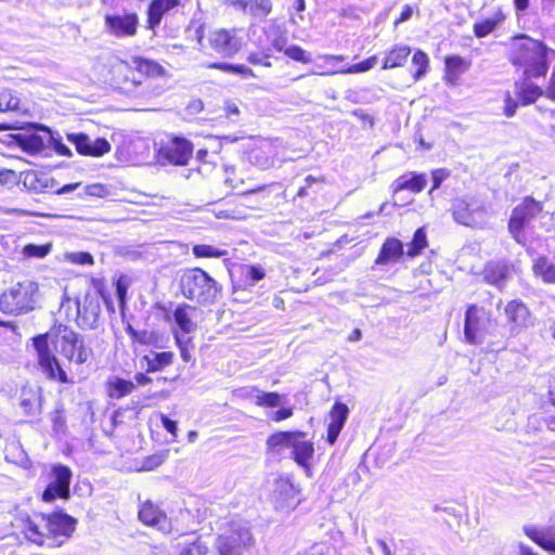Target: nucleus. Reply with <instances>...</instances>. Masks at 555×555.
Segmentation results:
<instances>
[{"label":"nucleus","mask_w":555,"mask_h":555,"mask_svg":"<svg viewBox=\"0 0 555 555\" xmlns=\"http://www.w3.org/2000/svg\"><path fill=\"white\" fill-rule=\"evenodd\" d=\"M111 83L119 92L132 98H146L151 87L139 78L130 62L118 60L111 67Z\"/></svg>","instance_id":"nucleus-3"},{"label":"nucleus","mask_w":555,"mask_h":555,"mask_svg":"<svg viewBox=\"0 0 555 555\" xmlns=\"http://www.w3.org/2000/svg\"><path fill=\"white\" fill-rule=\"evenodd\" d=\"M182 295L196 304L209 305L217 300L221 286L201 268L184 270L179 278Z\"/></svg>","instance_id":"nucleus-2"},{"label":"nucleus","mask_w":555,"mask_h":555,"mask_svg":"<svg viewBox=\"0 0 555 555\" xmlns=\"http://www.w3.org/2000/svg\"><path fill=\"white\" fill-rule=\"evenodd\" d=\"M555 51L548 49L542 41L526 35L513 39L509 61L522 72L526 78L545 77L548 70L550 55Z\"/></svg>","instance_id":"nucleus-1"},{"label":"nucleus","mask_w":555,"mask_h":555,"mask_svg":"<svg viewBox=\"0 0 555 555\" xmlns=\"http://www.w3.org/2000/svg\"><path fill=\"white\" fill-rule=\"evenodd\" d=\"M518 107V102L514 100L509 93L506 94L505 98V106H504V113L507 117H513L516 113V109Z\"/></svg>","instance_id":"nucleus-56"},{"label":"nucleus","mask_w":555,"mask_h":555,"mask_svg":"<svg viewBox=\"0 0 555 555\" xmlns=\"http://www.w3.org/2000/svg\"><path fill=\"white\" fill-rule=\"evenodd\" d=\"M272 11L271 0H247L246 9L243 13L255 17L264 18Z\"/></svg>","instance_id":"nucleus-36"},{"label":"nucleus","mask_w":555,"mask_h":555,"mask_svg":"<svg viewBox=\"0 0 555 555\" xmlns=\"http://www.w3.org/2000/svg\"><path fill=\"white\" fill-rule=\"evenodd\" d=\"M410 54L411 48L409 46L401 43L395 44L391 49L385 52L382 68L392 69L396 67H401L405 64Z\"/></svg>","instance_id":"nucleus-30"},{"label":"nucleus","mask_w":555,"mask_h":555,"mask_svg":"<svg viewBox=\"0 0 555 555\" xmlns=\"http://www.w3.org/2000/svg\"><path fill=\"white\" fill-rule=\"evenodd\" d=\"M164 462V455H153L151 457H149L146 461H145V468L146 469H153L154 467H157L159 466L162 463Z\"/></svg>","instance_id":"nucleus-59"},{"label":"nucleus","mask_w":555,"mask_h":555,"mask_svg":"<svg viewBox=\"0 0 555 555\" xmlns=\"http://www.w3.org/2000/svg\"><path fill=\"white\" fill-rule=\"evenodd\" d=\"M23 532L28 541L40 546L44 544V533L30 518L25 520Z\"/></svg>","instance_id":"nucleus-42"},{"label":"nucleus","mask_w":555,"mask_h":555,"mask_svg":"<svg viewBox=\"0 0 555 555\" xmlns=\"http://www.w3.org/2000/svg\"><path fill=\"white\" fill-rule=\"evenodd\" d=\"M377 63V56L373 55L362 62L351 65L347 70L343 73L356 74V73H364L373 68Z\"/></svg>","instance_id":"nucleus-52"},{"label":"nucleus","mask_w":555,"mask_h":555,"mask_svg":"<svg viewBox=\"0 0 555 555\" xmlns=\"http://www.w3.org/2000/svg\"><path fill=\"white\" fill-rule=\"evenodd\" d=\"M15 180V172L13 170H3L0 171V183L1 184H10Z\"/></svg>","instance_id":"nucleus-61"},{"label":"nucleus","mask_w":555,"mask_h":555,"mask_svg":"<svg viewBox=\"0 0 555 555\" xmlns=\"http://www.w3.org/2000/svg\"><path fill=\"white\" fill-rule=\"evenodd\" d=\"M192 251L197 258H220L228 255L227 249H221L207 244L194 245Z\"/></svg>","instance_id":"nucleus-41"},{"label":"nucleus","mask_w":555,"mask_h":555,"mask_svg":"<svg viewBox=\"0 0 555 555\" xmlns=\"http://www.w3.org/2000/svg\"><path fill=\"white\" fill-rule=\"evenodd\" d=\"M349 409L345 403L336 402L331 410L330 426L336 429H343L348 417Z\"/></svg>","instance_id":"nucleus-39"},{"label":"nucleus","mask_w":555,"mask_h":555,"mask_svg":"<svg viewBox=\"0 0 555 555\" xmlns=\"http://www.w3.org/2000/svg\"><path fill=\"white\" fill-rule=\"evenodd\" d=\"M50 250H51L50 244H44V245L27 244L24 247L23 253L27 257L43 258L50 253Z\"/></svg>","instance_id":"nucleus-51"},{"label":"nucleus","mask_w":555,"mask_h":555,"mask_svg":"<svg viewBox=\"0 0 555 555\" xmlns=\"http://www.w3.org/2000/svg\"><path fill=\"white\" fill-rule=\"evenodd\" d=\"M253 543L249 528L238 522H232L230 528L221 533L216 542L219 555H242L244 548Z\"/></svg>","instance_id":"nucleus-7"},{"label":"nucleus","mask_w":555,"mask_h":555,"mask_svg":"<svg viewBox=\"0 0 555 555\" xmlns=\"http://www.w3.org/2000/svg\"><path fill=\"white\" fill-rule=\"evenodd\" d=\"M139 519L163 532L170 531V521L167 515L153 502L145 501L139 509Z\"/></svg>","instance_id":"nucleus-18"},{"label":"nucleus","mask_w":555,"mask_h":555,"mask_svg":"<svg viewBox=\"0 0 555 555\" xmlns=\"http://www.w3.org/2000/svg\"><path fill=\"white\" fill-rule=\"evenodd\" d=\"M509 278V269L506 264L500 262H491L485 269V280L502 289Z\"/></svg>","instance_id":"nucleus-31"},{"label":"nucleus","mask_w":555,"mask_h":555,"mask_svg":"<svg viewBox=\"0 0 555 555\" xmlns=\"http://www.w3.org/2000/svg\"><path fill=\"white\" fill-rule=\"evenodd\" d=\"M138 26L139 16L137 13L107 14L104 17L105 30L117 38L134 36Z\"/></svg>","instance_id":"nucleus-12"},{"label":"nucleus","mask_w":555,"mask_h":555,"mask_svg":"<svg viewBox=\"0 0 555 555\" xmlns=\"http://www.w3.org/2000/svg\"><path fill=\"white\" fill-rule=\"evenodd\" d=\"M426 185L427 178L425 173L406 172L395 180L392 188L395 194L403 190H409L413 193H420L425 189Z\"/></svg>","instance_id":"nucleus-23"},{"label":"nucleus","mask_w":555,"mask_h":555,"mask_svg":"<svg viewBox=\"0 0 555 555\" xmlns=\"http://www.w3.org/2000/svg\"><path fill=\"white\" fill-rule=\"evenodd\" d=\"M485 311L475 305L467 308L464 320L465 340L470 345L483 341Z\"/></svg>","instance_id":"nucleus-14"},{"label":"nucleus","mask_w":555,"mask_h":555,"mask_svg":"<svg viewBox=\"0 0 555 555\" xmlns=\"http://www.w3.org/2000/svg\"><path fill=\"white\" fill-rule=\"evenodd\" d=\"M306 434L299 431V436L295 439L292 447V459L305 469L308 476L311 475L310 461L314 454V447L310 440L305 439Z\"/></svg>","instance_id":"nucleus-20"},{"label":"nucleus","mask_w":555,"mask_h":555,"mask_svg":"<svg viewBox=\"0 0 555 555\" xmlns=\"http://www.w3.org/2000/svg\"><path fill=\"white\" fill-rule=\"evenodd\" d=\"M403 244L396 237H388L382 245L380 251L375 260L376 266L397 263L403 256Z\"/></svg>","instance_id":"nucleus-21"},{"label":"nucleus","mask_w":555,"mask_h":555,"mask_svg":"<svg viewBox=\"0 0 555 555\" xmlns=\"http://www.w3.org/2000/svg\"><path fill=\"white\" fill-rule=\"evenodd\" d=\"M532 79L522 76L515 82V94L522 105L534 103L543 94L542 88L533 83Z\"/></svg>","instance_id":"nucleus-24"},{"label":"nucleus","mask_w":555,"mask_h":555,"mask_svg":"<svg viewBox=\"0 0 555 555\" xmlns=\"http://www.w3.org/2000/svg\"><path fill=\"white\" fill-rule=\"evenodd\" d=\"M412 14H413L412 8L409 4H405L400 14V17L395 22V25H398L400 23L409 21L411 18Z\"/></svg>","instance_id":"nucleus-62"},{"label":"nucleus","mask_w":555,"mask_h":555,"mask_svg":"<svg viewBox=\"0 0 555 555\" xmlns=\"http://www.w3.org/2000/svg\"><path fill=\"white\" fill-rule=\"evenodd\" d=\"M33 345L37 351L38 362L46 375L51 379L68 383L66 372L61 367L57 359L50 352L48 335L34 337Z\"/></svg>","instance_id":"nucleus-10"},{"label":"nucleus","mask_w":555,"mask_h":555,"mask_svg":"<svg viewBox=\"0 0 555 555\" xmlns=\"http://www.w3.org/2000/svg\"><path fill=\"white\" fill-rule=\"evenodd\" d=\"M41 518L46 521L48 531L53 537L64 535L68 538L75 531L76 520L64 512L41 514Z\"/></svg>","instance_id":"nucleus-19"},{"label":"nucleus","mask_w":555,"mask_h":555,"mask_svg":"<svg viewBox=\"0 0 555 555\" xmlns=\"http://www.w3.org/2000/svg\"><path fill=\"white\" fill-rule=\"evenodd\" d=\"M53 345L56 352L76 364L86 363L92 354L79 334L66 326L57 330Z\"/></svg>","instance_id":"nucleus-6"},{"label":"nucleus","mask_w":555,"mask_h":555,"mask_svg":"<svg viewBox=\"0 0 555 555\" xmlns=\"http://www.w3.org/2000/svg\"><path fill=\"white\" fill-rule=\"evenodd\" d=\"M77 321L81 327L94 328L101 312L99 297L93 294H86L82 299L76 300Z\"/></svg>","instance_id":"nucleus-15"},{"label":"nucleus","mask_w":555,"mask_h":555,"mask_svg":"<svg viewBox=\"0 0 555 555\" xmlns=\"http://www.w3.org/2000/svg\"><path fill=\"white\" fill-rule=\"evenodd\" d=\"M427 245L426 231L424 228H420L415 231L412 242L409 245L406 255L409 257H415L421 254V251Z\"/></svg>","instance_id":"nucleus-43"},{"label":"nucleus","mask_w":555,"mask_h":555,"mask_svg":"<svg viewBox=\"0 0 555 555\" xmlns=\"http://www.w3.org/2000/svg\"><path fill=\"white\" fill-rule=\"evenodd\" d=\"M173 318L176 324L183 333L189 334L195 330V324L188 313L186 306L177 307L173 312Z\"/></svg>","instance_id":"nucleus-40"},{"label":"nucleus","mask_w":555,"mask_h":555,"mask_svg":"<svg viewBox=\"0 0 555 555\" xmlns=\"http://www.w3.org/2000/svg\"><path fill=\"white\" fill-rule=\"evenodd\" d=\"M164 428L172 436H177L178 425L176 421L170 420L167 415L160 417Z\"/></svg>","instance_id":"nucleus-57"},{"label":"nucleus","mask_w":555,"mask_h":555,"mask_svg":"<svg viewBox=\"0 0 555 555\" xmlns=\"http://www.w3.org/2000/svg\"><path fill=\"white\" fill-rule=\"evenodd\" d=\"M293 415V409L292 408H284V409H281L276 412H274V416H273V420L275 422H280V421H283V420H286L288 417H291Z\"/></svg>","instance_id":"nucleus-60"},{"label":"nucleus","mask_w":555,"mask_h":555,"mask_svg":"<svg viewBox=\"0 0 555 555\" xmlns=\"http://www.w3.org/2000/svg\"><path fill=\"white\" fill-rule=\"evenodd\" d=\"M298 502L297 491L292 482L288 480H280L276 482L272 493V503L276 511L287 513L294 509Z\"/></svg>","instance_id":"nucleus-17"},{"label":"nucleus","mask_w":555,"mask_h":555,"mask_svg":"<svg viewBox=\"0 0 555 555\" xmlns=\"http://www.w3.org/2000/svg\"><path fill=\"white\" fill-rule=\"evenodd\" d=\"M542 210L540 203L531 197H527L521 204L517 205L512 212L508 230L515 241L521 245L526 243L524 229L528 227Z\"/></svg>","instance_id":"nucleus-8"},{"label":"nucleus","mask_w":555,"mask_h":555,"mask_svg":"<svg viewBox=\"0 0 555 555\" xmlns=\"http://www.w3.org/2000/svg\"><path fill=\"white\" fill-rule=\"evenodd\" d=\"M67 260H69L73 263L78 264H92L93 263V257L89 253L85 251H77V253H69L66 255Z\"/></svg>","instance_id":"nucleus-53"},{"label":"nucleus","mask_w":555,"mask_h":555,"mask_svg":"<svg viewBox=\"0 0 555 555\" xmlns=\"http://www.w3.org/2000/svg\"><path fill=\"white\" fill-rule=\"evenodd\" d=\"M315 182H318L317 178H314L312 176L306 177L305 185L299 188V190L297 192V196H299V197L307 196L308 195V189H310L312 186V184L315 183Z\"/></svg>","instance_id":"nucleus-58"},{"label":"nucleus","mask_w":555,"mask_h":555,"mask_svg":"<svg viewBox=\"0 0 555 555\" xmlns=\"http://www.w3.org/2000/svg\"><path fill=\"white\" fill-rule=\"evenodd\" d=\"M179 0H153L147 10V24L150 29H155L165 13L176 8Z\"/></svg>","instance_id":"nucleus-29"},{"label":"nucleus","mask_w":555,"mask_h":555,"mask_svg":"<svg viewBox=\"0 0 555 555\" xmlns=\"http://www.w3.org/2000/svg\"><path fill=\"white\" fill-rule=\"evenodd\" d=\"M412 66L415 67L413 78L415 81H417L427 73L429 66L428 55L422 50H416L412 56Z\"/></svg>","instance_id":"nucleus-38"},{"label":"nucleus","mask_w":555,"mask_h":555,"mask_svg":"<svg viewBox=\"0 0 555 555\" xmlns=\"http://www.w3.org/2000/svg\"><path fill=\"white\" fill-rule=\"evenodd\" d=\"M340 429H336L332 426L328 425L327 427V437H326V440L330 444H334L340 434Z\"/></svg>","instance_id":"nucleus-64"},{"label":"nucleus","mask_w":555,"mask_h":555,"mask_svg":"<svg viewBox=\"0 0 555 555\" xmlns=\"http://www.w3.org/2000/svg\"><path fill=\"white\" fill-rule=\"evenodd\" d=\"M532 270L537 276L543 280V282L555 283V264L546 257L537 258Z\"/></svg>","instance_id":"nucleus-32"},{"label":"nucleus","mask_w":555,"mask_h":555,"mask_svg":"<svg viewBox=\"0 0 555 555\" xmlns=\"http://www.w3.org/2000/svg\"><path fill=\"white\" fill-rule=\"evenodd\" d=\"M173 354L169 351L156 352L152 356H145L143 360L146 362V372L162 371L171 364Z\"/></svg>","instance_id":"nucleus-33"},{"label":"nucleus","mask_w":555,"mask_h":555,"mask_svg":"<svg viewBox=\"0 0 555 555\" xmlns=\"http://www.w3.org/2000/svg\"><path fill=\"white\" fill-rule=\"evenodd\" d=\"M193 144L185 138L175 137L158 150V157L162 162L175 166H183L192 156Z\"/></svg>","instance_id":"nucleus-11"},{"label":"nucleus","mask_w":555,"mask_h":555,"mask_svg":"<svg viewBox=\"0 0 555 555\" xmlns=\"http://www.w3.org/2000/svg\"><path fill=\"white\" fill-rule=\"evenodd\" d=\"M21 145L23 150L29 153H38L44 149L46 142L41 135L30 134L22 138Z\"/></svg>","instance_id":"nucleus-48"},{"label":"nucleus","mask_w":555,"mask_h":555,"mask_svg":"<svg viewBox=\"0 0 555 555\" xmlns=\"http://www.w3.org/2000/svg\"><path fill=\"white\" fill-rule=\"evenodd\" d=\"M446 70L452 72V73H459L464 74L467 72L470 67V62L463 59L460 55H451L447 56L446 61Z\"/></svg>","instance_id":"nucleus-46"},{"label":"nucleus","mask_w":555,"mask_h":555,"mask_svg":"<svg viewBox=\"0 0 555 555\" xmlns=\"http://www.w3.org/2000/svg\"><path fill=\"white\" fill-rule=\"evenodd\" d=\"M54 150L62 156H72V151L61 141H54Z\"/></svg>","instance_id":"nucleus-63"},{"label":"nucleus","mask_w":555,"mask_h":555,"mask_svg":"<svg viewBox=\"0 0 555 555\" xmlns=\"http://www.w3.org/2000/svg\"><path fill=\"white\" fill-rule=\"evenodd\" d=\"M179 555H208V546L199 538H195L181 545Z\"/></svg>","instance_id":"nucleus-44"},{"label":"nucleus","mask_w":555,"mask_h":555,"mask_svg":"<svg viewBox=\"0 0 555 555\" xmlns=\"http://www.w3.org/2000/svg\"><path fill=\"white\" fill-rule=\"evenodd\" d=\"M207 67L220 69L227 74L237 75V76H241L242 78L256 77V75L251 68H249L245 65H242V64H230V63L216 62V63H210Z\"/></svg>","instance_id":"nucleus-34"},{"label":"nucleus","mask_w":555,"mask_h":555,"mask_svg":"<svg viewBox=\"0 0 555 555\" xmlns=\"http://www.w3.org/2000/svg\"><path fill=\"white\" fill-rule=\"evenodd\" d=\"M504 20L502 13H498L494 17L475 23L474 34L477 38H483L492 33Z\"/></svg>","instance_id":"nucleus-37"},{"label":"nucleus","mask_w":555,"mask_h":555,"mask_svg":"<svg viewBox=\"0 0 555 555\" xmlns=\"http://www.w3.org/2000/svg\"><path fill=\"white\" fill-rule=\"evenodd\" d=\"M208 42L210 49L222 56H232L242 47L241 38L237 37L235 29L214 30L209 34Z\"/></svg>","instance_id":"nucleus-13"},{"label":"nucleus","mask_w":555,"mask_h":555,"mask_svg":"<svg viewBox=\"0 0 555 555\" xmlns=\"http://www.w3.org/2000/svg\"><path fill=\"white\" fill-rule=\"evenodd\" d=\"M451 212L456 223L470 228L482 227L488 216L485 202L473 195L454 198L451 204Z\"/></svg>","instance_id":"nucleus-5"},{"label":"nucleus","mask_w":555,"mask_h":555,"mask_svg":"<svg viewBox=\"0 0 555 555\" xmlns=\"http://www.w3.org/2000/svg\"><path fill=\"white\" fill-rule=\"evenodd\" d=\"M525 532L528 538L543 550L555 554V525L544 529L526 527Z\"/></svg>","instance_id":"nucleus-25"},{"label":"nucleus","mask_w":555,"mask_h":555,"mask_svg":"<svg viewBox=\"0 0 555 555\" xmlns=\"http://www.w3.org/2000/svg\"><path fill=\"white\" fill-rule=\"evenodd\" d=\"M20 99L10 90L0 93V112H9L18 109Z\"/></svg>","instance_id":"nucleus-49"},{"label":"nucleus","mask_w":555,"mask_h":555,"mask_svg":"<svg viewBox=\"0 0 555 555\" xmlns=\"http://www.w3.org/2000/svg\"><path fill=\"white\" fill-rule=\"evenodd\" d=\"M449 177V171L446 169H436L431 171L433 186L429 191V195H433L434 191L439 189L441 183Z\"/></svg>","instance_id":"nucleus-54"},{"label":"nucleus","mask_w":555,"mask_h":555,"mask_svg":"<svg viewBox=\"0 0 555 555\" xmlns=\"http://www.w3.org/2000/svg\"><path fill=\"white\" fill-rule=\"evenodd\" d=\"M245 275L251 284L262 280L264 278V271L261 267L248 266L245 268Z\"/></svg>","instance_id":"nucleus-55"},{"label":"nucleus","mask_w":555,"mask_h":555,"mask_svg":"<svg viewBox=\"0 0 555 555\" xmlns=\"http://www.w3.org/2000/svg\"><path fill=\"white\" fill-rule=\"evenodd\" d=\"M70 480L69 467L62 464L53 465L49 473V483L41 495L42 501L51 503L56 499L67 500L70 495Z\"/></svg>","instance_id":"nucleus-9"},{"label":"nucleus","mask_w":555,"mask_h":555,"mask_svg":"<svg viewBox=\"0 0 555 555\" xmlns=\"http://www.w3.org/2000/svg\"><path fill=\"white\" fill-rule=\"evenodd\" d=\"M135 388V385L131 380H126L122 378H114L108 383V393L111 398L120 399L130 392H132Z\"/></svg>","instance_id":"nucleus-35"},{"label":"nucleus","mask_w":555,"mask_h":555,"mask_svg":"<svg viewBox=\"0 0 555 555\" xmlns=\"http://www.w3.org/2000/svg\"><path fill=\"white\" fill-rule=\"evenodd\" d=\"M284 53L289 59L302 64H309L312 62L310 54L299 46H291L284 50Z\"/></svg>","instance_id":"nucleus-50"},{"label":"nucleus","mask_w":555,"mask_h":555,"mask_svg":"<svg viewBox=\"0 0 555 555\" xmlns=\"http://www.w3.org/2000/svg\"><path fill=\"white\" fill-rule=\"evenodd\" d=\"M299 436V430L296 431H279L268 437V450L274 454H282L285 450L291 449L295 439Z\"/></svg>","instance_id":"nucleus-27"},{"label":"nucleus","mask_w":555,"mask_h":555,"mask_svg":"<svg viewBox=\"0 0 555 555\" xmlns=\"http://www.w3.org/2000/svg\"><path fill=\"white\" fill-rule=\"evenodd\" d=\"M244 396L255 399L259 406L276 408L285 403L286 397L278 392H264L256 387L243 389Z\"/></svg>","instance_id":"nucleus-28"},{"label":"nucleus","mask_w":555,"mask_h":555,"mask_svg":"<svg viewBox=\"0 0 555 555\" xmlns=\"http://www.w3.org/2000/svg\"><path fill=\"white\" fill-rule=\"evenodd\" d=\"M38 286L31 281L16 283L0 296V309L8 314H21L31 311Z\"/></svg>","instance_id":"nucleus-4"},{"label":"nucleus","mask_w":555,"mask_h":555,"mask_svg":"<svg viewBox=\"0 0 555 555\" xmlns=\"http://www.w3.org/2000/svg\"><path fill=\"white\" fill-rule=\"evenodd\" d=\"M67 139L81 155L99 157L108 153L111 150V144L103 138L91 140L90 137L85 133H68Z\"/></svg>","instance_id":"nucleus-16"},{"label":"nucleus","mask_w":555,"mask_h":555,"mask_svg":"<svg viewBox=\"0 0 555 555\" xmlns=\"http://www.w3.org/2000/svg\"><path fill=\"white\" fill-rule=\"evenodd\" d=\"M507 321L515 328H524L529 324L530 313L528 308L517 300L509 301L505 308Z\"/></svg>","instance_id":"nucleus-26"},{"label":"nucleus","mask_w":555,"mask_h":555,"mask_svg":"<svg viewBox=\"0 0 555 555\" xmlns=\"http://www.w3.org/2000/svg\"><path fill=\"white\" fill-rule=\"evenodd\" d=\"M272 56L271 48H263L259 51L249 52L247 56V61L253 65H261L264 67H271L272 64L270 59Z\"/></svg>","instance_id":"nucleus-47"},{"label":"nucleus","mask_w":555,"mask_h":555,"mask_svg":"<svg viewBox=\"0 0 555 555\" xmlns=\"http://www.w3.org/2000/svg\"><path fill=\"white\" fill-rule=\"evenodd\" d=\"M129 62L137 76L142 80H145V86H150L149 78L158 77L165 73L164 67L153 60L142 56H133Z\"/></svg>","instance_id":"nucleus-22"},{"label":"nucleus","mask_w":555,"mask_h":555,"mask_svg":"<svg viewBox=\"0 0 555 555\" xmlns=\"http://www.w3.org/2000/svg\"><path fill=\"white\" fill-rule=\"evenodd\" d=\"M21 406L28 415H35L39 408V397L31 391L23 389L21 396Z\"/></svg>","instance_id":"nucleus-45"}]
</instances>
